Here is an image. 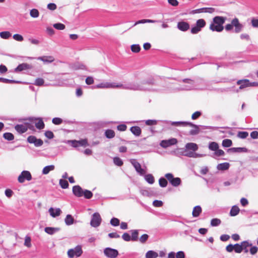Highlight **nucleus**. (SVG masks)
Listing matches in <instances>:
<instances>
[{
  "label": "nucleus",
  "mask_w": 258,
  "mask_h": 258,
  "mask_svg": "<svg viewBox=\"0 0 258 258\" xmlns=\"http://www.w3.org/2000/svg\"><path fill=\"white\" fill-rule=\"evenodd\" d=\"M151 84L150 83H143L141 84L137 83L131 84L126 85H123L121 84H116L115 83L103 82L97 84L94 87V88H121L124 89L133 90H142L147 91L150 90V89L147 87L146 85Z\"/></svg>",
  "instance_id": "nucleus-1"
},
{
  "label": "nucleus",
  "mask_w": 258,
  "mask_h": 258,
  "mask_svg": "<svg viewBox=\"0 0 258 258\" xmlns=\"http://www.w3.org/2000/svg\"><path fill=\"white\" fill-rule=\"evenodd\" d=\"M167 123H170L172 125L179 126V125H188L189 126L195 127V129L191 130L189 134L191 135H196L199 133V127L197 125L194 124L189 122H183V121H164Z\"/></svg>",
  "instance_id": "nucleus-2"
},
{
  "label": "nucleus",
  "mask_w": 258,
  "mask_h": 258,
  "mask_svg": "<svg viewBox=\"0 0 258 258\" xmlns=\"http://www.w3.org/2000/svg\"><path fill=\"white\" fill-rule=\"evenodd\" d=\"M233 27H235L234 32L236 33L240 32L243 28V25L239 23V20L237 18H234L231 21V24H227L225 29L226 31H229L232 30Z\"/></svg>",
  "instance_id": "nucleus-3"
},
{
  "label": "nucleus",
  "mask_w": 258,
  "mask_h": 258,
  "mask_svg": "<svg viewBox=\"0 0 258 258\" xmlns=\"http://www.w3.org/2000/svg\"><path fill=\"white\" fill-rule=\"evenodd\" d=\"M198 145L194 143H187L185 146V149L182 153V155L188 157H194V152L198 150Z\"/></svg>",
  "instance_id": "nucleus-4"
},
{
  "label": "nucleus",
  "mask_w": 258,
  "mask_h": 258,
  "mask_svg": "<svg viewBox=\"0 0 258 258\" xmlns=\"http://www.w3.org/2000/svg\"><path fill=\"white\" fill-rule=\"evenodd\" d=\"M82 253L81 246L77 245L74 248L69 249L68 251V255L70 258H76L81 256Z\"/></svg>",
  "instance_id": "nucleus-5"
},
{
  "label": "nucleus",
  "mask_w": 258,
  "mask_h": 258,
  "mask_svg": "<svg viewBox=\"0 0 258 258\" xmlns=\"http://www.w3.org/2000/svg\"><path fill=\"white\" fill-rule=\"evenodd\" d=\"M165 177L173 186L177 187L181 183V180L179 177H174L172 173H168L165 175Z\"/></svg>",
  "instance_id": "nucleus-6"
},
{
  "label": "nucleus",
  "mask_w": 258,
  "mask_h": 258,
  "mask_svg": "<svg viewBox=\"0 0 258 258\" xmlns=\"http://www.w3.org/2000/svg\"><path fill=\"white\" fill-rule=\"evenodd\" d=\"M206 21L203 19H199L196 22V26L192 27L191 29V33L192 34H197L201 31L202 28L206 26Z\"/></svg>",
  "instance_id": "nucleus-7"
},
{
  "label": "nucleus",
  "mask_w": 258,
  "mask_h": 258,
  "mask_svg": "<svg viewBox=\"0 0 258 258\" xmlns=\"http://www.w3.org/2000/svg\"><path fill=\"white\" fill-rule=\"evenodd\" d=\"M101 221L102 218L100 214L98 212H96L92 216L90 225L92 227L96 228L100 225Z\"/></svg>",
  "instance_id": "nucleus-8"
},
{
  "label": "nucleus",
  "mask_w": 258,
  "mask_h": 258,
  "mask_svg": "<svg viewBox=\"0 0 258 258\" xmlns=\"http://www.w3.org/2000/svg\"><path fill=\"white\" fill-rule=\"evenodd\" d=\"M130 163L135 168L136 172L141 176L145 174L146 171L141 167V164L135 159H131L130 160Z\"/></svg>",
  "instance_id": "nucleus-9"
},
{
  "label": "nucleus",
  "mask_w": 258,
  "mask_h": 258,
  "mask_svg": "<svg viewBox=\"0 0 258 258\" xmlns=\"http://www.w3.org/2000/svg\"><path fill=\"white\" fill-rule=\"evenodd\" d=\"M103 252L108 258H116L118 255V252L116 249L110 247L105 248Z\"/></svg>",
  "instance_id": "nucleus-10"
},
{
  "label": "nucleus",
  "mask_w": 258,
  "mask_h": 258,
  "mask_svg": "<svg viewBox=\"0 0 258 258\" xmlns=\"http://www.w3.org/2000/svg\"><path fill=\"white\" fill-rule=\"evenodd\" d=\"M31 179L32 176L30 172L28 171L24 170L23 171L19 176L18 180L20 183H22L25 180L30 181Z\"/></svg>",
  "instance_id": "nucleus-11"
},
{
  "label": "nucleus",
  "mask_w": 258,
  "mask_h": 258,
  "mask_svg": "<svg viewBox=\"0 0 258 258\" xmlns=\"http://www.w3.org/2000/svg\"><path fill=\"white\" fill-rule=\"evenodd\" d=\"M177 143V140L175 138H171L168 140H164L161 141L160 145L163 148H167Z\"/></svg>",
  "instance_id": "nucleus-12"
},
{
  "label": "nucleus",
  "mask_w": 258,
  "mask_h": 258,
  "mask_svg": "<svg viewBox=\"0 0 258 258\" xmlns=\"http://www.w3.org/2000/svg\"><path fill=\"white\" fill-rule=\"evenodd\" d=\"M27 141L30 144H34L36 147L41 146L43 144V142L41 139H37L34 136H29L27 138Z\"/></svg>",
  "instance_id": "nucleus-13"
},
{
  "label": "nucleus",
  "mask_w": 258,
  "mask_h": 258,
  "mask_svg": "<svg viewBox=\"0 0 258 258\" xmlns=\"http://www.w3.org/2000/svg\"><path fill=\"white\" fill-rule=\"evenodd\" d=\"M237 84L240 85L239 89H243L245 88L250 87V82L247 79L240 80L237 82Z\"/></svg>",
  "instance_id": "nucleus-14"
},
{
  "label": "nucleus",
  "mask_w": 258,
  "mask_h": 258,
  "mask_svg": "<svg viewBox=\"0 0 258 258\" xmlns=\"http://www.w3.org/2000/svg\"><path fill=\"white\" fill-rule=\"evenodd\" d=\"M83 191V189L79 185H75L73 187V192L77 197H82Z\"/></svg>",
  "instance_id": "nucleus-15"
},
{
  "label": "nucleus",
  "mask_w": 258,
  "mask_h": 258,
  "mask_svg": "<svg viewBox=\"0 0 258 258\" xmlns=\"http://www.w3.org/2000/svg\"><path fill=\"white\" fill-rule=\"evenodd\" d=\"M210 29L212 31L220 32L223 30L224 27L223 26L216 24L213 22L210 25Z\"/></svg>",
  "instance_id": "nucleus-16"
},
{
  "label": "nucleus",
  "mask_w": 258,
  "mask_h": 258,
  "mask_svg": "<svg viewBox=\"0 0 258 258\" xmlns=\"http://www.w3.org/2000/svg\"><path fill=\"white\" fill-rule=\"evenodd\" d=\"M31 69V67L30 64L26 63H23L19 64L15 69V72H21L23 70H26Z\"/></svg>",
  "instance_id": "nucleus-17"
},
{
  "label": "nucleus",
  "mask_w": 258,
  "mask_h": 258,
  "mask_svg": "<svg viewBox=\"0 0 258 258\" xmlns=\"http://www.w3.org/2000/svg\"><path fill=\"white\" fill-rule=\"evenodd\" d=\"M48 212L50 216L53 218L59 216L61 213V211L59 208L54 209L50 208L48 210Z\"/></svg>",
  "instance_id": "nucleus-18"
},
{
  "label": "nucleus",
  "mask_w": 258,
  "mask_h": 258,
  "mask_svg": "<svg viewBox=\"0 0 258 258\" xmlns=\"http://www.w3.org/2000/svg\"><path fill=\"white\" fill-rule=\"evenodd\" d=\"M177 28L181 31H186L189 28V25L185 22H179L177 24Z\"/></svg>",
  "instance_id": "nucleus-19"
},
{
  "label": "nucleus",
  "mask_w": 258,
  "mask_h": 258,
  "mask_svg": "<svg viewBox=\"0 0 258 258\" xmlns=\"http://www.w3.org/2000/svg\"><path fill=\"white\" fill-rule=\"evenodd\" d=\"M228 152L231 153H241L247 152V149L244 147H238V148H231L228 149Z\"/></svg>",
  "instance_id": "nucleus-20"
},
{
  "label": "nucleus",
  "mask_w": 258,
  "mask_h": 258,
  "mask_svg": "<svg viewBox=\"0 0 258 258\" xmlns=\"http://www.w3.org/2000/svg\"><path fill=\"white\" fill-rule=\"evenodd\" d=\"M225 20L226 18L221 16H216L213 19L214 23L220 26H223L225 22Z\"/></svg>",
  "instance_id": "nucleus-21"
},
{
  "label": "nucleus",
  "mask_w": 258,
  "mask_h": 258,
  "mask_svg": "<svg viewBox=\"0 0 258 258\" xmlns=\"http://www.w3.org/2000/svg\"><path fill=\"white\" fill-rule=\"evenodd\" d=\"M242 244V251H244V253H247L248 251V248L252 246V243L248 240H245L241 242Z\"/></svg>",
  "instance_id": "nucleus-22"
},
{
  "label": "nucleus",
  "mask_w": 258,
  "mask_h": 258,
  "mask_svg": "<svg viewBox=\"0 0 258 258\" xmlns=\"http://www.w3.org/2000/svg\"><path fill=\"white\" fill-rule=\"evenodd\" d=\"M59 230L60 228L57 227H47L44 229L45 232L50 235H52Z\"/></svg>",
  "instance_id": "nucleus-23"
},
{
  "label": "nucleus",
  "mask_w": 258,
  "mask_h": 258,
  "mask_svg": "<svg viewBox=\"0 0 258 258\" xmlns=\"http://www.w3.org/2000/svg\"><path fill=\"white\" fill-rule=\"evenodd\" d=\"M38 59L46 63H50L54 60V57L51 55L40 56L38 58Z\"/></svg>",
  "instance_id": "nucleus-24"
},
{
  "label": "nucleus",
  "mask_w": 258,
  "mask_h": 258,
  "mask_svg": "<svg viewBox=\"0 0 258 258\" xmlns=\"http://www.w3.org/2000/svg\"><path fill=\"white\" fill-rule=\"evenodd\" d=\"M15 130L20 134L24 133L27 131V126L24 124H17L15 126Z\"/></svg>",
  "instance_id": "nucleus-25"
},
{
  "label": "nucleus",
  "mask_w": 258,
  "mask_h": 258,
  "mask_svg": "<svg viewBox=\"0 0 258 258\" xmlns=\"http://www.w3.org/2000/svg\"><path fill=\"white\" fill-rule=\"evenodd\" d=\"M202 208L200 206H197L193 209L192 215L194 217H198L202 213Z\"/></svg>",
  "instance_id": "nucleus-26"
},
{
  "label": "nucleus",
  "mask_w": 258,
  "mask_h": 258,
  "mask_svg": "<svg viewBox=\"0 0 258 258\" xmlns=\"http://www.w3.org/2000/svg\"><path fill=\"white\" fill-rule=\"evenodd\" d=\"M131 132L135 136H139L141 134V129L139 126H135L130 128Z\"/></svg>",
  "instance_id": "nucleus-27"
},
{
  "label": "nucleus",
  "mask_w": 258,
  "mask_h": 258,
  "mask_svg": "<svg viewBox=\"0 0 258 258\" xmlns=\"http://www.w3.org/2000/svg\"><path fill=\"white\" fill-rule=\"evenodd\" d=\"M159 21L157 20H150V19H143L139 21H137L134 25L132 26L134 27L138 24H144L146 23H155L156 22H159Z\"/></svg>",
  "instance_id": "nucleus-28"
},
{
  "label": "nucleus",
  "mask_w": 258,
  "mask_h": 258,
  "mask_svg": "<svg viewBox=\"0 0 258 258\" xmlns=\"http://www.w3.org/2000/svg\"><path fill=\"white\" fill-rule=\"evenodd\" d=\"M144 178L145 180L150 184H152L155 182V178L152 174H148L146 175L144 174Z\"/></svg>",
  "instance_id": "nucleus-29"
},
{
  "label": "nucleus",
  "mask_w": 258,
  "mask_h": 258,
  "mask_svg": "<svg viewBox=\"0 0 258 258\" xmlns=\"http://www.w3.org/2000/svg\"><path fill=\"white\" fill-rule=\"evenodd\" d=\"M239 211L240 209L237 206H233L230 211V215L231 216H235L239 214Z\"/></svg>",
  "instance_id": "nucleus-30"
},
{
  "label": "nucleus",
  "mask_w": 258,
  "mask_h": 258,
  "mask_svg": "<svg viewBox=\"0 0 258 258\" xmlns=\"http://www.w3.org/2000/svg\"><path fill=\"white\" fill-rule=\"evenodd\" d=\"M229 164L227 162L220 163L218 164L217 168L219 170H225L229 168Z\"/></svg>",
  "instance_id": "nucleus-31"
},
{
  "label": "nucleus",
  "mask_w": 258,
  "mask_h": 258,
  "mask_svg": "<svg viewBox=\"0 0 258 258\" xmlns=\"http://www.w3.org/2000/svg\"><path fill=\"white\" fill-rule=\"evenodd\" d=\"M158 256V253L153 250H149L146 253V258H156Z\"/></svg>",
  "instance_id": "nucleus-32"
},
{
  "label": "nucleus",
  "mask_w": 258,
  "mask_h": 258,
  "mask_svg": "<svg viewBox=\"0 0 258 258\" xmlns=\"http://www.w3.org/2000/svg\"><path fill=\"white\" fill-rule=\"evenodd\" d=\"M64 222L66 225H72L74 222V219L71 215H67L65 219Z\"/></svg>",
  "instance_id": "nucleus-33"
},
{
  "label": "nucleus",
  "mask_w": 258,
  "mask_h": 258,
  "mask_svg": "<svg viewBox=\"0 0 258 258\" xmlns=\"http://www.w3.org/2000/svg\"><path fill=\"white\" fill-rule=\"evenodd\" d=\"M54 168L55 167L53 165L46 166L43 168L42 174L45 175L47 174L50 171L53 170Z\"/></svg>",
  "instance_id": "nucleus-34"
},
{
  "label": "nucleus",
  "mask_w": 258,
  "mask_h": 258,
  "mask_svg": "<svg viewBox=\"0 0 258 258\" xmlns=\"http://www.w3.org/2000/svg\"><path fill=\"white\" fill-rule=\"evenodd\" d=\"M35 120H38V121L35 123V126L37 128L41 130L44 127V123L41 118H35Z\"/></svg>",
  "instance_id": "nucleus-35"
},
{
  "label": "nucleus",
  "mask_w": 258,
  "mask_h": 258,
  "mask_svg": "<svg viewBox=\"0 0 258 258\" xmlns=\"http://www.w3.org/2000/svg\"><path fill=\"white\" fill-rule=\"evenodd\" d=\"M0 82L4 83H21V82L18 81H15L13 80H9L8 79L4 78H1L0 77Z\"/></svg>",
  "instance_id": "nucleus-36"
},
{
  "label": "nucleus",
  "mask_w": 258,
  "mask_h": 258,
  "mask_svg": "<svg viewBox=\"0 0 258 258\" xmlns=\"http://www.w3.org/2000/svg\"><path fill=\"white\" fill-rule=\"evenodd\" d=\"M105 135L108 139H112L115 136V132L112 130H107L105 132Z\"/></svg>",
  "instance_id": "nucleus-37"
},
{
  "label": "nucleus",
  "mask_w": 258,
  "mask_h": 258,
  "mask_svg": "<svg viewBox=\"0 0 258 258\" xmlns=\"http://www.w3.org/2000/svg\"><path fill=\"white\" fill-rule=\"evenodd\" d=\"M218 148L219 145L216 142H210L209 144V149L211 151H215L217 150Z\"/></svg>",
  "instance_id": "nucleus-38"
},
{
  "label": "nucleus",
  "mask_w": 258,
  "mask_h": 258,
  "mask_svg": "<svg viewBox=\"0 0 258 258\" xmlns=\"http://www.w3.org/2000/svg\"><path fill=\"white\" fill-rule=\"evenodd\" d=\"M0 36L3 39H7L11 36V33L9 31H3L0 32Z\"/></svg>",
  "instance_id": "nucleus-39"
},
{
  "label": "nucleus",
  "mask_w": 258,
  "mask_h": 258,
  "mask_svg": "<svg viewBox=\"0 0 258 258\" xmlns=\"http://www.w3.org/2000/svg\"><path fill=\"white\" fill-rule=\"evenodd\" d=\"M30 15L31 17L36 18L39 17V12L37 9H33L30 11Z\"/></svg>",
  "instance_id": "nucleus-40"
},
{
  "label": "nucleus",
  "mask_w": 258,
  "mask_h": 258,
  "mask_svg": "<svg viewBox=\"0 0 258 258\" xmlns=\"http://www.w3.org/2000/svg\"><path fill=\"white\" fill-rule=\"evenodd\" d=\"M132 232V236L131 240L132 241H137L138 238V230H133L131 231Z\"/></svg>",
  "instance_id": "nucleus-41"
},
{
  "label": "nucleus",
  "mask_w": 258,
  "mask_h": 258,
  "mask_svg": "<svg viewBox=\"0 0 258 258\" xmlns=\"http://www.w3.org/2000/svg\"><path fill=\"white\" fill-rule=\"evenodd\" d=\"M83 196L87 199H91L93 196L92 192L89 190L85 189L83 191Z\"/></svg>",
  "instance_id": "nucleus-42"
},
{
  "label": "nucleus",
  "mask_w": 258,
  "mask_h": 258,
  "mask_svg": "<svg viewBox=\"0 0 258 258\" xmlns=\"http://www.w3.org/2000/svg\"><path fill=\"white\" fill-rule=\"evenodd\" d=\"M234 251L236 253H240L242 252V244L240 243H236L234 244Z\"/></svg>",
  "instance_id": "nucleus-43"
},
{
  "label": "nucleus",
  "mask_w": 258,
  "mask_h": 258,
  "mask_svg": "<svg viewBox=\"0 0 258 258\" xmlns=\"http://www.w3.org/2000/svg\"><path fill=\"white\" fill-rule=\"evenodd\" d=\"M225 155L224 152L221 149H219V148L217 149V150L215 151V152L213 154V157L214 158H215V157H220L222 156Z\"/></svg>",
  "instance_id": "nucleus-44"
},
{
  "label": "nucleus",
  "mask_w": 258,
  "mask_h": 258,
  "mask_svg": "<svg viewBox=\"0 0 258 258\" xmlns=\"http://www.w3.org/2000/svg\"><path fill=\"white\" fill-rule=\"evenodd\" d=\"M3 137L8 141H12L14 139V135L10 133H6L3 135Z\"/></svg>",
  "instance_id": "nucleus-45"
},
{
  "label": "nucleus",
  "mask_w": 258,
  "mask_h": 258,
  "mask_svg": "<svg viewBox=\"0 0 258 258\" xmlns=\"http://www.w3.org/2000/svg\"><path fill=\"white\" fill-rule=\"evenodd\" d=\"M159 184L161 187H165L167 185L168 182L165 178L161 177L159 180Z\"/></svg>",
  "instance_id": "nucleus-46"
},
{
  "label": "nucleus",
  "mask_w": 258,
  "mask_h": 258,
  "mask_svg": "<svg viewBox=\"0 0 258 258\" xmlns=\"http://www.w3.org/2000/svg\"><path fill=\"white\" fill-rule=\"evenodd\" d=\"M222 146L224 147H229L232 144V142L230 139H224L222 141Z\"/></svg>",
  "instance_id": "nucleus-47"
},
{
  "label": "nucleus",
  "mask_w": 258,
  "mask_h": 258,
  "mask_svg": "<svg viewBox=\"0 0 258 258\" xmlns=\"http://www.w3.org/2000/svg\"><path fill=\"white\" fill-rule=\"evenodd\" d=\"M59 183L61 187L63 189L67 188L69 186L68 182L66 180L61 179L59 180Z\"/></svg>",
  "instance_id": "nucleus-48"
},
{
  "label": "nucleus",
  "mask_w": 258,
  "mask_h": 258,
  "mask_svg": "<svg viewBox=\"0 0 258 258\" xmlns=\"http://www.w3.org/2000/svg\"><path fill=\"white\" fill-rule=\"evenodd\" d=\"M221 220L218 218H214L211 221V225L212 226H217L221 224Z\"/></svg>",
  "instance_id": "nucleus-49"
},
{
  "label": "nucleus",
  "mask_w": 258,
  "mask_h": 258,
  "mask_svg": "<svg viewBox=\"0 0 258 258\" xmlns=\"http://www.w3.org/2000/svg\"><path fill=\"white\" fill-rule=\"evenodd\" d=\"M53 27L59 30H62L65 29V25L62 23H55L53 25Z\"/></svg>",
  "instance_id": "nucleus-50"
},
{
  "label": "nucleus",
  "mask_w": 258,
  "mask_h": 258,
  "mask_svg": "<svg viewBox=\"0 0 258 258\" xmlns=\"http://www.w3.org/2000/svg\"><path fill=\"white\" fill-rule=\"evenodd\" d=\"M248 136V133L247 132H239L237 134V137L240 139H245Z\"/></svg>",
  "instance_id": "nucleus-51"
},
{
  "label": "nucleus",
  "mask_w": 258,
  "mask_h": 258,
  "mask_svg": "<svg viewBox=\"0 0 258 258\" xmlns=\"http://www.w3.org/2000/svg\"><path fill=\"white\" fill-rule=\"evenodd\" d=\"M131 50L134 52H139L141 50V47L139 44H133L131 46Z\"/></svg>",
  "instance_id": "nucleus-52"
},
{
  "label": "nucleus",
  "mask_w": 258,
  "mask_h": 258,
  "mask_svg": "<svg viewBox=\"0 0 258 258\" xmlns=\"http://www.w3.org/2000/svg\"><path fill=\"white\" fill-rule=\"evenodd\" d=\"M110 223L113 226H117L119 225V220L116 218H113L111 219Z\"/></svg>",
  "instance_id": "nucleus-53"
},
{
  "label": "nucleus",
  "mask_w": 258,
  "mask_h": 258,
  "mask_svg": "<svg viewBox=\"0 0 258 258\" xmlns=\"http://www.w3.org/2000/svg\"><path fill=\"white\" fill-rule=\"evenodd\" d=\"M44 83V81L42 78H37L35 80V83L34 84L36 86H41L43 85Z\"/></svg>",
  "instance_id": "nucleus-54"
},
{
  "label": "nucleus",
  "mask_w": 258,
  "mask_h": 258,
  "mask_svg": "<svg viewBox=\"0 0 258 258\" xmlns=\"http://www.w3.org/2000/svg\"><path fill=\"white\" fill-rule=\"evenodd\" d=\"M113 162L116 165L118 166H120L123 164L122 161L119 157H114L113 158Z\"/></svg>",
  "instance_id": "nucleus-55"
},
{
  "label": "nucleus",
  "mask_w": 258,
  "mask_h": 258,
  "mask_svg": "<svg viewBox=\"0 0 258 258\" xmlns=\"http://www.w3.org/2000/svg\"><path fill=\"white\" fill-rule=\"evenodd\" d=\"M13 38L15 40L20 42L23 41L24 40L23 37L21 35L19 34H14L13 36Z\"/></svg>",
  "instance_id": "nucleus-56"
},
{
  "label": "nucleus",
  "mask_w": 258,
  "mask_h": 258,
  "mask_svg": "<svg viewBox=\"0 0 258 258\" xmlns=\"http://www.w3.org/2000/svg\"><path fill=\"white\" fill-rule=\"evenodd\" d=\"M52 122L55 125H58L62 122V119L59 117H54L52 119Z\"/></svg>",
  "instance_id": "nucleus-57"
},
{
  "label": "nucleus",
  "mask_w": 258,
  "mask_h": 258,
  "mask_svg": "<svg viewBox=\"0 0 258 258\" xmlns=\"http://www.w3.org/2000/svg\"><path fill=\"white\" fill-rule=\"evenodd\" d=\"M203 13L212 14L215 12V9L213 8H202Z\"/></svg>",
  "instance_id": "nucleus-58"
},
{
  "label": "nucleus",
  "mask_w": 258,
  "mask_h": 258,
  "mask_svg": "<svg viewBox=\"0 0 258 258\" xmlns=\"http://www.w3.org/2000/svg\"><path fill=\"white\" fill-rule=\"evenodd\" d=\"M250 247V248L249 249L250 253L251 255L255 254L257 252L258 248L256 246H252V245Z\"/></svg>",
  "instance_id": "nucleus-59"
},
{
  "label": "nucleus",
  "mask_w": 258,
  "mask_h": 258,
  "mask_svg": "<svg viewBox=\"0 0 258 258\" xmlns=\"http://www.w3.org/2000/svg\"><path fill=\"white\" fill-rule=\"evenodd\" d=\"M68 144H70L73 147L76 148L79 147L78 141L77 140H68L67 141Z\"/></svg>",
  "instance_id": "nucleus-60"
},
{
  "label": "nucleus",
  "mask_w": 258,
  "mask_h": 258,
  "mask_svg": "<svg viewBox=\"0 0 258 258\" xmlns=\"http://www.w3.org/2000/svg\"><path fill=\"white\" fill-rule=\"evenodd\" d=\"M78 144L79 146L86 147L88 145L87 139H82L78 141Z\"/></svg>",
  "instance_id": "nucleus-61"
},
{
  "label": "nucleus",
  "mask_w": 258,
  "mask_h": 258,
  "mask_svg": "<svg viewBox=\"0 0 258 258\" xmlns=\"http://www.w3.org/2000/svg\"><path fill=\"white\" fill-rule=\"evenodd\" d=\"M44 134L45 137L49 139H51L54 138V134L50 131H46Z\"/></svg>",
  "instance_id": "nucleus-62"
},
{
  "label": "nucleus",
  "mask_w": 258,
  "mask_h": 258,
  "mask_svg": "<svg viewBox=\"0 0 258 258\" xmlns=\"http://www.w3.org/2000/svg\"><path fill=\"white\" fill-rule=\"evenodd\" d=\"M122 239L125 241H130L131 240V237L130 234L127 233H124L122 235Z\"/></svg>",
  "instance_id": "nucleus-63"
},
{
  "label": "nucleus",
  "mask_w": 258,
  "mask_h": 258,
  "mask_svg": "<svg viewBox=\"0 0 258 258\" xmlns=\"http://www.w3.org/2000/svg\"><path fill=\"white\" fill-rule=\"evenodd\" d=\"M148 237L149 236L147 234H144L140 237V241L141 243H144L147 240Z\"/></svg>",
  "instance_id": "nucleus-64"
}]
</instances>
